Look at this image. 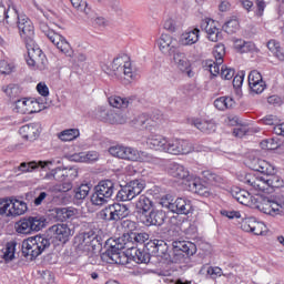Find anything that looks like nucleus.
<instances>
[{
	"mask_svg": "<svg viewBox=\"0 0 284 284\" xmlns=\"http://www.w3.org/2000/svg\"><path fill=\"white\" fill-rule=\"evenodd\" d=\"M265 230H267V227L265 226V224L263 222L255 221L251 232H252V234H255V236H261V235H263Z\"/></svg>",
	"mask_w": 284,
	"mask_h": 284,
	"instance_id": "nucleus-57",
	"label": "nucleus"
},
{
	"mask_svg": "<svg viewBox=\"0 0 284 284\" xmlns=\"http://www.w3.org/2000/svg\"><path fill=\"white\" fill-rule=\"evenodd\" d=\"M178 144H179L178 138H172V139L168 138L166 139V149L164 152L166 154H173L174 156H176Z\"/></svg>",
	"mask_w": 284,
	"mask_h": 284,
	"instance_id": "nucleus-47",
	"label": "nucleus"
},
{
	"mask_svg": "<svg viewBox=\"0 0 284 284\" xmlns=\"http://www.w3.org/2000/svg\"><path fill=\"white\" fill-rule=\"evenodd\" d=\"M40 29L42 30L43 34L48 37V39L58 48L62 54H65L67 57H72V47L70 45V42L63 38V36L54 32V30L50 29L48 24L41 23Z\"/></svg>",
	"mask_w": 284,
	"mask_h": 284,
	"instance_id": "nucleus-8",
	"label": "nucleus"
},
{
	"mask_svg": "<svg viewBox=\"0 0 284 284\" xmlns=\"http://www.w3.org/2000/svg\"><path fill=\"white\" fill-rule=\"evenodd\" d=\"M233 199L241 203V205H253L255 210H260L264 214L270 216H278V214H284V202H280L274 197H263L256 196L252 197L250 192L241 189H234L231 192Z\"/></svg>",
	"mask_w": 284,
	"mask_h": 284,
	"instance_id": "nucleus-2",
	"label": "nucleus"
},
{
	"mask_svg": "<svg viewBox=\"0 0 284 284\" xmlns=\"http://www.w3.org/2000/svg\"><path fill=\"white\" fill-rule=\"evenodd\" d=\"M75 243H78L79 250H83V252H90L92 250L90 244H85V241L83 240L82 234H80L75 237Z\"/></svg>",
	"mask_w": 284,
	"mask_h": 284,
	"instance_id": "nucleus-60",
	"label": "nucleus"
},
{
	"mask_svg": "<svg viewBox=\"0 0 284 284\" xmlns=\"http://www.w3.org/2000/svg\"><path fill=\"white\" fill-rule=\"evenodd\" d=\"M224 30L227 32V34H234L239 32V28H241V24L236 19H231L224 24Z\"/></svg>",
	"mask_w": 284,
	"mask_h": 284,
	"instance_id": "nucleus-48",
	"label": "nucleus"
},
{
	"mask_svg": "<svg viewBox=\"0 0 284 284\" xmlns=\"http://www.w3.org/2000/svg\"><path fill=\"white\" fill-rule=\"evenodd\" d=\"M261 148L263 150H276V148H278V143H276L274 139H267L261 142Z\"/></svg>",
	"mask_w": 284,
	"mask_h": 284,
	"instance_id": "nucleus-61",
	"label": "nucleus"
},
{
	"mask_svg": "<svg viewBox=\"0 0 284 284\" xmlns=\"http://www.w3.org/2000/svg\"><path fill=\"white\" fill-rule=\"evenodd\" d=\"M20 19L21 16L19 14L17 7L9 6L7 9V13L4 14V21H2V23H7V26L14 27L19 23Z\"/></svg>",
	"mask_w": 284,
	"mask_h": 284,
	"instance_id": "nucleus-29",
	"label": "nucleus"
},
{
	"mask_svg": "<svg viewBox=\"0 0 284 284\" xmlns=\"http://www.w3.org/2000/svg\"><path fill=\"white\" fill-rule=\"evenodd\" d=\"M121 250H131V256L135 263H148V255L145 253L141 252V250H138L134 246H130V244L124 243V245L120 246Z\"/></svg>",
	"mask_w": 284,
	"mask_h": 284,
	"instance_id": "nucleus-33",
	"label": "nucleus"
},
{
	"mask_svg": "<svg viewBox=\"0 0 284 284\" xmlns=\"http://www.w3.org/2000/svg\"><path fill=\"white\" fill-rule=\"evenodd\" d=\"M234 105H236V102L231 97H220L214 101V108L221 112H225V110H232Z\"/></svg>",
	"mask_w": 284,
	"mask_h": 284,
	"instance_id": "nucleus-30",
	"label": "nucleus"
},
{
	"mask_svg": "<svg viewBox=\"0 0 284 284\" xmlns=\"http://www.w3.org/2000/svg\"><path fill=\"white\" fill-rule=\"evenodd\" d=\"M200 274L205 275L207 278H212L213 281H216V278L221 276H231L232 274H223V268L219 266H210L207 264H204L201 270Z\"/></svg>",
	"mask_w": 284,
	"mask_h": 284,
	"instance_id": "nucleus-28",
	"label": "nucleus"
},
{
	"mask_svg": "<svg viewBox=\"0 0 284 284\" xmlns=\"http://www.w3.org/2000/svg\"><path fill=\"white\" fill-rule=\"evenodd\" d=\"M99 216L100 219H103V221H114L112 205H109L108 207L100 211Z\"/></svg>",
	"mask_w": 284,
	"mask_h": 284,
	"instance_id": "nucleus-55",
	"label": "nucleus"
},
{
	"mask_svg": "<svg viewBox=\"0 0 284 284\" xmlns=\"http://www.w3.org/2000/svg\"><path fill=\"white\" fill-rule=\"evenodd\" d=\"M168 172L170 176H173V179H179L180 181L186 180L187 183L192 179V176H190V171L179 163L170 164V166L168 168Z\"/></svg>",
	"mask_w": 284,
	"mask_h": 284,
	"instance_id": "nucleus-24",
	"label": "nucleus"
},
{
	"mask_svg": "<svg viewBox=\"0 0 284 284\" xmlns=\"http://www.w3.org/2000/svg\"><path fill=\"white\" fill-rule=\"evenodd\" d=\"M135 209L140 214H145V212L152 210V201H150L148 196L141 195L135 203Z\"/></svg>",
	"mask_w": 284,
	"mask_h": 284,
	"instance_id": "nucleus-39",
	"label": "nucleus"
},
{
	"mask_svg": "<svg viewBox=\"0 0 284 284\" xmlns=\"http://www.w3.org/2000/svg\"><path fill=\"white\" fill-rule=\"evenodd\" d=\"M90 194V187L88 184H81L78 189H75V199L78 201H83Z\"/></svg>",
	"mask_w": 284,
	"mask_h": 284,
	"instance_id": "nucleus-52",
	"label": "nucleus"
},
{
	"mask_svg": "<svg viewBox=\"0 0 284 284\" xmlns=\"http://www.w3.org/2000/svg\"><path fill=\"white\" fill-rule=\"evenodd\" d=\"M187 187L190 192L199 194L200 196L207 197L212 194V191H210V186L203 184L200 178H191L189 180Z\"/></svg>",
	"mask_w": 284,
	"mask_h": 284,
	"instance_id": "nucleus-22",
	"label": "nucleus"
},
{
	"mask_svg": "<svg viewBox=\"0 0 284 284\" xmlns=\"http://www.w3.org/2000/svg\"><path fill=\"white\" fill-rule=\"evenodd\" d=\"M267 3L265 0H255V14L256 17H263V12H265Z\"/></svg>",
	"mask_w": 284,
	"mask_h": 284,
	"instance_id": "nucleus-59",
	"label": "nucleus"
},
{
	"mask_svg": "<svg viewBox=\"0 0 284 284\" xmlns=\"http://www.w3.org/2000/svg\"><path fill=\"white\" fill-rule=\"evenodd\" d=\"M165 207L174 214H190L192 212V201L185 197H178L174 202H168Z\"/></svg>",
	"mask_w": 284,
	"mask_h": 284,
	"instance_id": "nucleus-14",
	"label": "nucleus"
},
{
	"mask_svg": "<svg viewBox=\"0 0 284 284\" xmlns=\"http://www.w3.org/2000/svg\"><path fill=\"white\" fill-rule=\"evenodd\" d=\"M45 227V217L41 215L29 216L21 219L14 225L18 234H32L33 232H41Z\"/></svg>",
	"mask_w": 284,
	"mask_h": 284,
	"instance_id": "nucleus-7",
	"label": "nucleus"
},
{
	"mask_svg": "<svg viewBox=\"0 0 284 284\" xmlns=\"http://www.w3.org/2000/svg\"><path fill=\"white\" fill-rule=\"evenodd\" d=\"M202 28L205 30L209 41H213V43L219 41L221 34L219 22L214 20H206L202 23Z\"/></svg>",
	"mask_w": 284,
	"mask_h": 284,
	"instance_id": "nucleus-26",
	"label": "nucleus"
},
{
	"mask_svg": "<svg viewBox=\"0 0 284 284\" xmlns=\"http://www.w3.org/2000/svg\"><path fill=\"white\" fill-rule=\"evenodd\" d=\"M20 37L26 41L27 45H33L34 43V24L26 16H20V21H18Z\"/></svg>",
	"mask_w": 284,
	"mask_h": 284,
	"instance_id": "nucleus-12",
	"label": "nucleus"
},
{
	"mask_svg": "<svg viewBox=\"0 0 284 284\" xmlns=\"http://www.w3.org/2000/svg\"><path fill=\"white\" fill-rule=\"evenodd\" d=\"M108 121L112 125H123L128 121V118L123 113H111L109 114Z\"/></svg>",
	"mask_w": 284,
	"mask_h": 284,
	"instance_id": "nucleus-46",
	"label": "nucleus"
},
{
	"mask_svg": "<svg viewBox=\"0 0 284 284\" xmlns=\"http://www.w3.org/2000/svg\"><path fill=\"white\" fill-rule=\"evenodd\" d=\"M202 176L204 180L207 181V183H211L212 185H219L223 183V178H221L216 173H213L212 171H203Z\"/></svg>",
	"mask_w": 284,
	"mask_h": 284,
	"instance_id": "nucleus-44",
	"label": "nucleus"
},
{
	"mask_svg": "<svg viewBox=\"0 0 284 284\" xmlns=\"http://www.w3.org/2000/svg\"><path fill=\"white\" fill-rule=\"evenodd\" d=\"M48 247H50V240L39 235L28 237L22 242V253L27 258L30 257L31 261L43 254V251Z\"/></svg>",
	"mask_w": 284,
	"mask_h": 284,
	"instance_id": "nucleus-6",
	"label": "nucleus"
},
{
	"mask_svg": "<svg viewBox=\"0 0 284 284\" xmlns=\"http://www.w3.org/2000/svg\"><path fill=\"white\" fill-rule=\"evenodd\" d=\"M199 39H201V30L191 28L181 34L179 41L182 45H194V43H199Z\"/></svg>",
	"mask_w": 284,
	"mask_h": 284,
	"instance_id": "nucleus-25",
	"label": "nucleus"
},
{
	"mask_svg": "<svg viewBox=\"0 0 284 284\" xmlns=\"http://www.w3.org/2000/svg\"><path fill=\"white\" fill-rule=\"evenodd\" d=\"M80 235H82L83 241H85V245H90L91 248L94 247L97 241V234H94V232L91 231Z\"/></svg>",
	"mask_w": 284,
	"mask_h": 284,
	"instance_id": "nucleus-56",
	"label": "nucleus"
},
{
	"mask_svg": "<svg viewBox=\"0 0 284 284\" xmlns=\"http://www.w3.org/2000/svg\"><path fill=\"white\" fill-rule=\"evenodd\" d=\"M221 77H222V79H225L226 81L234 79V69L222 67L221 68Z\"/></svg>",
	"mask_w": 284,
	"mask_h": 284,
	"instance_id": "nucleus-63",
	"label": "nucleus"
},
{
	"mask_svg": "<svg viewBox=\"0 0 284 284\" xmlns=\"http://www.w3.org/2000/svg\"><path fill=\"white\" fill-rule=\"evenodd\" d=\"M14 252H17V242L11 241L7 243L2 250L4 261H12L14 258Z\"/></svg>",
	"mask_w": 284,
	"mask_h": 284,
	"instance_id": "nucleus-43",
	"label": "nucleus"
},
{
	"mask_svg": "<svg viewBox=\"0 0 284 284\" xmlns=\"http://www.w3.org/2000/svg\"><path fill=\"white\" fill-rule=\"evenodd\" d=\"M49 230L53 234L54 240L60 241V243H68V240L73 234L68 224H55Z\"/></svg>",
	"mask_w": 284,
	"mask_h": 284,
	"instance_id": "nucleus-20",
	"label": "nucleus"
},
{
	"mask_svg": "<svg viewBox=\"0 0 284 284\" xmlns=\"http://www.w3.org/2000/svg\"><path fill=\"white\" fill-rule=\"evenodd\" d=\"M152 245L154 247L153 252L156 256H160V258H168V243H165V241L154 240Z\"/></svg>",
	"mask_w": 284,
	"mask_h": 284,
	"instance_id": "nucleus-36",
	"label": "nucleus"
},
{
	"mask_svg": "<svg viewBox=\"0 0 284 284\" xmlns=\"http://www.w3.org/2000/svg\"><path fill=\"white\" fill-rule=\"evenodd\" d=\"M28 49V58L27 64L32 70H39L43 72V70H48V58L44 55L43 51L38 47L27 45Z\"/></svg>",
	"mask_w": 284,
	"mask_h": 284,
	"instance_id": "nucleus-10",
	"label": "nucleus"
},
{
	"mask_svg": "<svg viewBox=\"0 0 284 284\" xmlns=\"http://www.w3.org/2000/svg\"><path fill=\"white\" fill-rule=\"evenodd\" d=\"M248 88L252 94H262L267 88L265 81H263V75L256 70H253L248 74Z\"/></svg>",
	"mask_w": 284,
	"mask_h": 284,
	"instance_id": "nucleus-15",
	"label": "nucleus"
},
{
	"mask_svg": "<svg viewBox=\"0 0 284 284\" xmlns=\"http://www.w3.org/2000/svg\"><path fill=\"white\" fill-rule=\"evenodd\" d=\"M206 65H207V68H209V71L211 72V74H213V77H216V75L220 74V72H221V65H223V64H219L217 61H215V62L209 61V62L206 63Z\"/></svg>",
	"mask_w": 284,
	"mask_h": 284,
	"instance_id": "nucleus-58",
	"label": "nucleus"
},
{
	"mask_svg": "<svg viewBox=\"0 0 284 284\" xmlns=\"http://www.w3.org/2000/svg\"><path fill=\"white\" fill-rule=\"evenodd\" d=\"M28 212V203L17 197L0 199V216L2 219H14L23 216Z\"/></svg>",
	"mask_w": 284,
	"mask_h": 284,
	"instance_id": "nucleus-5",
	"label": "nucleus"
},
{
	"mask_svg": "<svg viewBox=\"0 0 284 284\" xmlns=\"http://www.w3.org/2000/svg\"><path fill=\"white\" fill-rule=\"evenodd\" d=\"M131 239L135 241V243H145L150 239L148 233H134Z\"/></svg>",
	"mask_w": 284,
	"mask_h": 284,
	"instance_id": "nucleus-64",
	"label": "nucleus"
},
{
	"mask_svg": "<svg viewBox=\"0 0 284 284\" xmlns=\"http://www.w3.org/2000/svg\"><path fill=\"white\" fill-rule=\"evenodd\" d=\"M173 254L174 256H178L175 261H181L183 256H194V254H196V245L192 242H185V241L174 242Z\"/></svg>",
	"mask_w": 284,
	"mask_h": 284,
	"instance_id": "nucleus-13",
	"label": "nucleus"
},
{
	"mask_svg": "<svg viewBox=\"0 0 284 284\" xmlns=\"http://www.w3.org/2000/svg\"><path fill=\"white\" fill-rule=\"evenodd\" d=\"M14 64L8 60H0V74H12L14 72Z\"/></svg>",
	"mask_w": 284,
	"mask_h": 284,
	"instance_id": "nucleus-50",
	"label": "nucleus"
},
{
	"mask_svg": "<svg viewBox=\"0 0 284 284\" xmlns=\"http://www.w3.org/2000/svg\"><path fill=\"white\" fill-rule=\"evenodd\" d=\"M165 221V212L163 211H151L149 215L142 217L144 225H163Z\"/></svg>",
	"mask_w": 284,
	"mask_h": 284,
	"instance_id": "nucleus-27",
	"label": "nucleus"
},
{
	"mask_svg": "<svg viewBox=\"0 0 284 284\" xmlns=\"http://www.w3.org/2000/svg\"><path fill=\"white\" fill-rule=\"evenodd\" d=\"M254 223H256V220L253 217L243 219L241 222V230H243V232H252Z\"/></svg>",
	"mask_w": 284,
	"mask_h": 284,
	"instance_id": "nucleus-54",
	"label": "nucleus"
},
{
	"mask_svg": "<svg viewBox=\"0 0 284 284\" xmlns=\"http://www.w3.org/2000/svg\"><path fill=\"white\" fill-rule=\"evenodd\" d=\"M163 28L168 32H176V20H174L172 17H166L163 20Z\"/></svg>",
	"mask_w": 284,
	"mask_h": 284,
	"instance_id": "nucleus-53",
	"label": "nucleus"
},
{
	"mask_svg": "<svg viewBox=\"0 0 284 284\" xmlns=\"http://www.w3.org/2000/svg\"><path fill=\"white\" fill-rule=\"evenodd\" d=\"M95 190L100 192V194L104 195L108 199H112V194H114V182L110 180L101 181Z\"/></svg>",
	"mask_w": 284,
	"mask_h": 284,
	"instance_id": "nucleus-31",
	"label": "nucleus"
},
{
	"mask_svg": "<svg viewBox=\"0 0 284 284\" xmlns=\"http://www.w3.org/2000/svg\"><path fill=\"white\" fill-rule=\"evenodd\" d=\"M267 48L270 52L275 57V59H278L281 62H284V51L281 48V43L276 40H270L267 42Z\"/></svg>",
	"mask_w": 284,
	"mask_h": 284,
	"instance_id": "nucleus-35",
	"label": "nucleus"
},
{
	"mask_svg": "<svg viewBox=\"0 0 284 284\" xmlns=\"http://www.w3.org/2000/svg\"><path fill=\"white\" fill-rule=\"evenodd\" d=\"M109 153L111 156H115V159H122L123 161H131L133 163H154L156 161L154 155L131 146H111Z\"/></svg>",
	"mask_w": 284,
	"mask_h": 284,
	"instance_id": "nucleus-4",
	"label": "nucleus"
},
{
	"mask_svg": "<svg viewBox=\"0 0 284 284\" xmlns=\"http://www.w3.org/2000/svg\"><path fill=\"white\" fill-rule=\"evenodd\" d=\"M94 161H99V152L97 151L84 152V163H94Z\"/></svg>",
	"mask_w": 284,
	"mask_h": 284,
	"instance_id": "nucleus-62",
	"label": "nucleus"
},
{
	"mask_svg": "<svg viewBox=\"0 0 284 284\" xmlns=\"http://www.w3.org/2000/svg\"><path fill=\"white\" fill-rule=\"evenodd\" d=\"M12 110L16 114H37L45 110V104L32 98H22L13 103Z\"/></svg>",
	"mask_w": 284,
	"mask_h": 284,
	"instance_id": "nucleus-9",
	"label": "nucleus"
},
{
	"mask_svg": "<svg viewBox=\"0 0 284 284\" xmlns=\"http://www.w3.org/2000/svg\"><path fill=\"white\" fill-rule=\"evenodd\" d=\"M264 125H275L273 128L274 134H277L280 136H284V123L276 124L278 123V119L274 115H267L264 119L261 120Z\"/></svg>",
	"mask_w": 284,
	"mask_h": 284,
	"instance_id": "nucleus-32",
	"label": "nucleus"
},
{
	"mask_svg": "<svg viewBox=\"0 0 284 284\" xmlns=\"http://www.w3.org/2000/svg\"><path fill=\"white\" fill-rule=\"evenodd\" d=\"M213 57L217 64H223V59H225V44H216L213 49Z\"/></svg>",
	"mask_w": 284,
	"mask_h": 284,
	"instance_id": "nucleus-45",
	"label": "nucleus"
},
{
	"mask_svg": "<svg viewBox=\"0 0 284 284\" xmlns=\"http://www.w3.org/2000/svg\"><path fill=\"white\" fill-rule=\"evenodd\" d=\"M250 168L254 172H260V174L248 173L244 178V183L250 185L252 190L258 193L272 194L274 189L283 187L284 182L281 176L276 175V168L266 160L255 158L251 161Z\"/></svg>",
	"mask_w": 284,
	"mask_h": 284,
	"instance_id": "nucleus-1",
	"label": "nucleus"
},
{
	"mask_svg": "<svg viewBox=\"0 0 284 284\" xmlns=\"http://www.w3.org/2000/svg\"><path fill=\"white\" fill-rule=\"evenodd\" d=\"M173 63L181 72H186L187 77H194V72L190 69L192 63L187 60V55L181 51L173 54Z\"/></svg>",
	"mask_w": 284,
	"mask_h": 284,
	"instance_id": "nucleus-17",
	"label": "nucleus"
},
{
	"mask_svg": "<svg viewBox=\"0 0 284 284\" xmlns=\"http://www.w3.org/2000/svg\"><path fill=\"white\" fill-rule=\"evenodd\" d=\"M91 203L92 205H105V203H108V197L102 195L100 191L95 190L91 196Z\"/></svg>",
	"mask_w": 284,
	"mask_h": 284,
	"instance_id": "nucleus-49",
	"label": "nucleus"
},
{
	"mask_svg": "<svg viewBox=\"0 0 284 284\" xmlns=\"http://www.w3.org/2000/svg\"><path fill=\"white\" fill-rule=\"evenodd\" d=\"M52 165V161H31V162H22L18 168L13 169L14 174L20 176V174H26L28 172H34L37 168H50Z\"/></svg>",
	"mask_w": 284,
	"mask_h": 284,
	"instance_id": "nucleus-16",
	"label": "nucleus"
},
{
	"mask_svg": "<svg viewBox=\"0 0 284 284\" xmlns=\"http://www.w3.org/2000/svg\"><path fill=\"white\" fill-rule=\"evenodd\" d=\"M158 48L163 54H170L176 48V40L174 37L162 33L156 40Z\"/></svg>",
	"mask_w": 284,
	"mask_h": 284,
	"instance_id": "nucleus-21",
	"label": "nucleus"
},
{
	"mask_svg": "<svg viewBox=\"0 0 284 284\" xmlns=\"http://www.w3.org/2000/svg\"><path fill=\"white\" fill-rule=\"evenodd\" d=\"M109 104L111 105V108H118V110H121L128 108V105H130V101L126 98L111 95L109 98Z\"/></svg>",
	"mask_w": 284,
	"mask_h": 284,
	"instance_id": "nucleus-41",
	"label": "nucleus"
},
{
	"mask_svg": "<svg viewBox=\"0 0 284 284\" xmlns=\"http://www.w3.org/2000/svg\"><path fill=\"white\" fill-rule=\"evenodd\" d=\"M146 145L150 150H154L155 152H165L168 138L159 134L149 135L146 139Z\"/></svg>",
	"mask_w": 284,
	"mask_h": 284,
	"instance_id": "nucleus-23",
	"label": "nucleus"
},
{
	"mask_svg": "<svg viewBox=\"0 0 284 284\" xmlns=\"http://www.w3.org/2000/svg\"><path fill=\"white\" fill-rule=\"evenodd\" d=\"M111 210L113 212V221H120V219H125L130 214L128 206L119 203L111 205Z\"/></svg>",
	"mask_w": 284,
	"mask_h": 284,
	"instance_id": "nucleus-37",
	"label": "nucleus"
},
{
	"mask_svg": "<svg viewBox=\"0 0 284 284\" xmlns=\"http://www.w3.org/2000/svg\"><path fill=\"white\" fill-rule=\"evenodd\" d=\"M145 190V181L143 180H133L126 186H124L119 193L118 196L121 201H132Z\"/></svg>",
	"mask_w": 284,
	"mask_h": 284,
	"instance_id": "nucleus-11",
	"label": "nucleus"
},
{
	"mask_svg": "<svg viewBox=\"0 0 284 284\" xmlns=\"http://www.w3.org/2000/svg\"><path fill=\"white\" fill-rule=\"evenodd\" d=\"M19 133L26 141H37L39 134H41V124L34 122L23 125L20 128Z\"/></svg>",
	"mask_w": 284,
	"mask_h": 284,
	"instance_id": "nucleus-18",
	"label": "nucleus"
},
{
	"mask_svg": "<svg viewBox=\"0 0 284 284\" xmlns=\"http://www.w3.org/2000/svg\"><path fill=\"white\" fill-rule=\"evenodd\" d=\"M58 214H62V219L64 221H68V219H74L78 216L79 214V211L77 209H72V207H69V209H60L58 211Z\"/></svg>",
	"mask_w": 284,
	"mask_h": 284,
	"instance_id": "nucleus-51",
	"label": "nucleus"
},
{
	"mask_svg": "<svg viewBox=\"0 0 284 284\" xmlns=\"http://www.w3.org/2000/svg\"><path fill=\"white\" fill-rule=\"evenodd\" d=\"M112 77H115L122 83H132L136 80V71L132 67V60L128 54H121L113 59L110 65Z\"/></svg>",
	"mask_w": 284,
	"mask_h": 284,
	"instance_id": "nucleus-3",
	"label": "nucleus"
},
{
	"mask_svg": "<svg viewBox=\"0 0 284 284\" xmlns=\"http://www.w3.org/2000/svg\"><path fill=\"white\" fill-rule=\"evenodd\" d=\"M120 254H121V251H116V250L112 248V250L104 252L101 255V260L104 263H115L116 265H119V263H121V261L119 260Z\"/></svg>",
	"mask_w": 284,
	"mask_h": 284,
	"instance_id": "nucleus-40",
	"label": "nucleus"
},
{
	"mask_svg": "<svg viewBox=\"0 0 284 284\" xmlns=\"http://www.w3.org/2000/svg\"><path fill=\"white\" fill-rule=\"evenodd\" d=\"M190 124L193 128H196L203 134H212V132H216V122L214 120H205L200 118H194L190 120Z\"/></svg>",
	"mask_w": 284,
	"mask_h": 284,
	"instance_id": "nucleus-19",
	"label": "nucleus"
},
{
	"mask_svg": "<svg viewBox=\"0 0 284 284\" xmlns=\"http://www.w3.org/2000/svg\"><path fill=\"white\" fill-rule=\"evenodd\" d=\"M80 132L78 129H67L58 134L60 141H74V139H79Z\"/></svg>",
	"mask_w": 284,
	"mask_h": 284,
	"instance_id": "nucleus-42",
	"label": "nucleus"
},
{
	"mask_svg": "<svg viewBox=\"0 0 284 284\" xmlns=\"http://www.w3.org/2000/svg\"><path fill=\"white\" fill-rule=\"evenodd\" d=\"M192 152H194V145L192 144V142L183 139H178V150L175 156L192 154Z\"/></svg>",
	"mask_w": 284,
	"mask_h": 284,
	"instance_id": "nucleus-34",
	"label": "nucleus"
},
{
	"mask_svg": "<svg viewBox=\"0 0 284 284\" xmlns=\"http://www.w3.org/2000/svg\"><path fill=\"white\" fill-rule=\"evenodd\" d=\"M72 8L77 12H82L83 14H90L92 12V7L88 3V0H69Z\"/></svg>",
	"mask_w": 284,
	"mask_h": 284,
	"instance_id": "nucleus-38",
	"label": "nucleus"
}]
</instances>
